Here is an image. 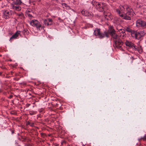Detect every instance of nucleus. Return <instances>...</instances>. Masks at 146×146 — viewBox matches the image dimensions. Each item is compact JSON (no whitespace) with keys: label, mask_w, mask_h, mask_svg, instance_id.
Masks as SVG:
<instances>
[{"label":"nucleus","mask_w":146,"mask_h":146,"mask_svg":"<svg viewBox=\"0 0 146 146\" xmlns=\"http://www.w3.org/2000/svg\"><path fill=\"white\" fill-rule=\"evenodd\" d=\"M127 5H121L120 6V10H119L121 14H122V13H124V11L126 10V8L125 7H126Z\"/></svg>","instance_id":"4468645a"},{"label":"nucleus","mask_w":146,"mask_h":146,"mask_svg":"<svg viewBox=\"0 0 146 146\" xmlns=\"http://www.w3.org/2000/svg\"><path fill=\"white\" fill-rule=\"evenodd\" d=\"M141 139H143L144 140H146V136H144L143 137H141Z\"/></svg>","instance_id":"412c9836"},{"label":"nucleus","mask_w":146,"mask_h":146,"mask_svg":"<svg viewBox=\"0 0 146 146\" xmlns=\"http://www.w3.org/2000/svg\"><path fill=\"white\" fill-rule=\"evenodd\" d=\"M31 122L29 121H28L27 123V125H30V124H31Z\"/></svg>","instance_id":"b1692460"},{"label":"nucleus","mask_w":146,"mask_h":146,"mask_svg":"<svg viewBox=\"0 0 146 146\" xmlns=\"http://www.w3.org/2000/svg\"><path fill=\"white\" fill-rule=\"evenodd\" d=\"M18 146H20V145H18Z\"/></svg>","instance_id":"c85d7f7f"},{"label":"nucleus","mask_w":146,"mask_h":146,"mask_svg":"<svg viewBox=\"0 0 146 146\" xmlns=\"http://www.w3.org/2000/svg\"><path fill=\"white\" fill-rule=\"evenodd\" d=\"M110 15L111 14L110 13L104 12V16L106 19H108L110 18Z\"/></svg>","instance_id":"2eb2a0df"},{"label":"nucleus","mask_w":146,"mask_h":146,"mask_svg":"<svg viewBox=\"0 0 146 146\" xmlns=\"http://www.w3.org/2000/svg\"><path fill=\"white\" fill-rule=\"evenodd\" d=\"M124 29H125V31H126L130 33L131 35V36H132V35L134 33L135 31L132 30L129 27H125L124 28Z\"/></svg>","instance_id":"ddd939ff"},{"label":"nucleus","mask_w":146,"mask_h":146,"mask_svg":"<svg viewBox=\"0 0 146 146\" xmlns=\"http://www.w3.org/2000/svg\"><path fill=\"white\" fill-rule=\"evenodd\" d=\"M13 3L16 5H20L22 3L21 0H13Z\"/></svg>","instance_id":"f3484780"},{"label":"nucleus","mask_w":146,"mask_h":146,"mask_svg":"<svg viewBox=\"0 0 146 146\" xmlns=\"http://www.w3.org/2000/svg\"><path fill=\"white\" fill-rule=\"evenodd\" d=\"M119 32L121 33L120 34H121V33L122 34H125V30L124 29H121L119 30Z\"/></svg>","instance_id":"aec40b11"},{"label":"nucleus","mask_w":146,"mask_h":146,"mask_svg":"<svg viewBox=\"0 0 146 146\" xmlns=\"http://www.w3.org/2000/svg\"><path fill=\"white\" fill-rule=\"evenodd\" d=\"M34 124L33 123H31L30 125H29L31 127H33L34 126Z\"/></svg>","instance_id":"4be33fe9"},{"label":"nucleus","mask_w":146,"mask_h":146,"mask_svg":"<svg viewBox=\"0 0 146 146\" xmlns=\"http://www.w3.org/2000/svg\"><path fill=\"white\" fill-rule=\"evenodd\" d=\"M2 74V73L1 72H0V75H1Z\"/></svg>","instance_id":"a878e982"},{"label":"nucleus","mask_w":146,"mask_h":146,"mask_svg":"<svg viewBox=\"0 0 146 146\" xmlns=\"http://www.w3.org/2000/svg\"><path fill=\"white\" fill-rule=\"evenodd\" d=\"M125 43L126 46L128 47L129 48L134 49L135 50H137V48H136V45L131 42L126 40Z\"/></svg>","instance_id":"6e6552de"},{"label":"nucleus","mask_w":146,"mask_h":146,"mask_svg":"<svg viewBox=\"0 0 146 146\" xmlns=\"http://www.w3.org/2000/svg\"><path fill=\"white\" fill-rule=\"evenodd\" d=\"M136 25L137 27L145 28L146 27V22L140 19H139L136 21Z\"/></svg>","instance_id":"1a4fd4ad"},{"label":"nucleus","mask_w":146,"mask_h":146,"mask_svg":"<svg viewBox=\"0 0 146 146\" xmlns=\"http://www.w3.org/2000/svg\"><path fill=\"white\" fill-rule=\"evenodd\" d=\"M113 40L116 47L121 50V46L123 44V42L120 38L119 35H117L113 39Z\"/></svg>","instance_id":"20e7f679"},{"label":"nucleus","mask_w":146,"mask_h":146,"mask_svg":"<svg viewBox=\"0 0 146 146\" xmlns=\"http://www.w3.org/2000/svg\"><path fill=\"white\" fill-rule=\"evenodd\" d=\"M29 16H30V17H31V16H32V15H29Z\"/></svg>","instance_id":"bb28decb"},{"label":"nucleus","mask_w":146,"mask_h":146,"mask_svg":"<svg viewBox=\"0 0 146 146\" xmlns=\"http://www.w3.org/2000/svg\"><path fill=\"white\" fill-rule=\"evenodd\" d=\"M93 5L100 12H103L108 9L107 5L105 3L94 2Z\"/></svg>","instance_id":"7ed1b4c3"},{"label":"nucleus","mask_w":146,"mask_h":146,"mask_svg":"<svg viewBox=\"0 0 146 146\" xmlns=\"http://www.w3.org/2000/svg\"><path fill=\"white\" fill-rule=\"evenodd\" d=\"M30 24L33 26L36 27L38 29L40 30V28L41 27V25L39 22L36 20H33L30 22Z\"/></svg>","instance_id":"0eeeda50"},{"label":"nucleus","mask_w":146,"mask_h":146,"mask_svg":"<svg viewBox=\"0 0 146 146\" xmlns=\"http://www.w3.org/2000/svg\"><path fill=\"white\" fill-rule=\"evenodd\" d=\"M108 32L109 35H110L113 39L117 35L116 33L115 30L113 29V27L111 26L109 27Z\"/></svg>","instance_id":"423d86ee"},{"label":"nucleus","mask_w":146,"mask_h":146,"mask_svg":"<svg viewBox=\"0 0 146 146\" xmlns=\"http://www.w3.org/2000/svg\"><path fill=\"white\" fill-rule=\"evenodd\" d=\"M125 35V34H122L121 33V34L119 35L120 38L122 39H124L126 37Z\"/></svg>","instance_id":"6ab92c4d"},{"label":"nucleus","mask_w":146,"mask_h":146,"mask_svg":"<svg viewBox=\"0 0 146 146\" xmlns=\"http://www.w3.org/2000/svg\"><path fill=\"white\" fill-rule=\"evenodd\" d=\"M13 9L17 10V11H19L21 10V7L19 6H14L13 5L12 6Z\"/></svg>","instance_id":"a211bd4d"},{"label":"nucleus","mask_w":146,"mask_h":146,"mask_svg":"<svg viewBox=\"0 0 146 146\" xmlns=\"http://www.w3.org/2000/svg\"><path fill=\"white\" fill-rule=\"evenodd\" d=\"M145 35V33L143 31L139 32L135 31L132 37L136 39L141 41L143 39V37Z\"/></svg>","instance_id":"39448f33"},{"label":"nucleus","mask_w":146,"mask_h":146,"mask_svg":"<svg viewBox=\"0 0 146 146\" xmlns=\"http://www.w3.org/2000/svg\"><path fill=\"white\" fill-rule=\"evenodd\" d=\"M12 11H5L3 12V16L5 19H7L9 18L11 15Z\"/></svg>","instance_id":"9b49d317"},{"label":"nucleus","mask_w":146,"mask_h":146,"mask_svg":"<svg viewBox=\"0 0 146 146\" xmlns=\"http://www.w3.org/2000/svg\"><path fill=\"white\" fill-rule=\"evenodd\" d=\"M14 73V72L12 71H11V75H13V74Z\"/></svg>","instance_id":"393cba45"},{"label":"nucleus","mask_w":146,"mask_h":146,"mask_svg":"<svg viewBox=\"0 0 146 146\" xmlns=\"http://www.w3.org/2000/svg\"><path fill=\"white\" fill-rule=\"evenodd\" d=\"M21 31H17L10 38V41H11L13 39L17 38L19 34H20Z\"/></svg>","instance_id":"f8f14e48"},{"label":"nucleus","mask_w":146,"mask_h":146,"mask_svg":"<svg viewBox=\"0 0 146 146\" xmlns=\"http://www.w3.org/2000/svg\"><path fill=\"white\" fill-rule=\"evenodd\" d=\"M43 21L44 24L47 26L52 25L53 23L52 20L50 18L44 19Z\"/></svg>","instance_id":"9d476101"},{"label":"nucleus","mask_w":146,"mask_h":146,"mask_svg":"<svg viewBox=\"0 0 146 146\" xmlns=\"http://www.w3.org/2000/svg\"><path fill=\"white\" fill-rule=\"evenodd\" d=\"M82 13L85 16H88L91 15L88 11H82Z\"/></svg>","instance_id":"dca6fc26"},{"label":"nucleus","mask_w":146,"mask_h":146,"mask_svg":"<svg viewBox=\"0 0 146 146\" xmlns=\"http://www.w3.org/2000/svg\"><path fill=\"white\" fill-rule=\"evenodd\" d=\"M108 30V31H105L103 33L101 32L100 29L96 28L94 30V34L96 36H98L100 38H103L105 37L107 38L109 37Z\"/></svg>","instance_id":"f03ea898"},{"label":"nucleus","mask_w":146,"mask_h":146,"mask_svg":"<svg viewBox=\"0 0 146 146\" xmlns=\"http://www.w3.org/2000/svg\"><path fill=\"white\" fill-rule=\"evenodd\" d=\"M13 97V96L12 95H11L9 96V98H12Z\"/></svg>","instance_id":"5701e85b"},{"label":"nucleus","mask_w":146,"mask_h":146,"mask_svg":"<svg viewBox=\"0 0 146 146\" xmlns=\"http://www.w3.org/2000/svg\"><path fill=\"white\" fill-rule=\"evenodd\" d=\"M125 8H126L127 12L126 13L121 14L120 11L118 9H116V11L119 16L123 19L126 20H131V17L135 16L136 14L131 6L127 5L126 7H125Z\"/></svg>","instance_id":"f257e3e1"},{"label":"nucleus","mask_w":146,"mask_h":146,"mask_svg":"<svg viewBox=\"0 0 146 146\" xmlns=\"http://www.w3.org/2000/svg\"><path fill=\"white\" fill-rule=\"evenodd\" d=\"M12 133H13V131H12Z\"/></svg>","instance_id":"cd10ccee"}]
</instances>
